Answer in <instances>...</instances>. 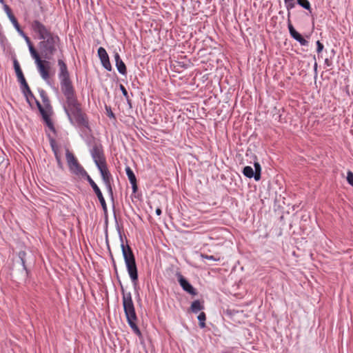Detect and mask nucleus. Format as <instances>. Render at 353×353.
<instances>
[{"label":"nucleus","instance_id":"f257e3e1","mask_svg":"<svg viewBox=\"0 0 353 353\" xmlns=\"http://www.w3.org/2000/svg\"><path fill=\"white\" fill-rule=\"evenodd\" d=\"M60 88L65 97L63 109L70 123L90 130L88 118L82 110L81 103L78 100L72 82L61 84Z\"/></svg>","mask_w":353,"mask_h":353},{"label":"nucleus","instance_id":"f03ea898","mask_svg":"<svg viewBox=\"0 0 353 353\" xmlns=\"http://www.w3.org/2000/svg\"><path fill=\"white\" fill-rule=\"evenodd\" d=\"M117 230L119 233L121 241V248L124 261L126 265L128 273L130 278L134 286L137 285L138 281V270L136 264L135 257L132 248L128 245H125L123 241V237L121 234L119 226L117 225Z\"/></svg>","mask_w":353,"mask_h":353},{"label":"nucleus","instance_id":"7ed1b4c3","mask_svg":"<svg viewBox=\"0 0 353 353\" xmlns=\"http://www.w3.org/2000/svg\"><path fill=\"white\" fill-rule=\"evenodd\" d=\"M65 159L71 174L85 179L87 181L90 180V176L68 149L65 150Z\"/></svg>","mask_w":353,"mask_h":353},{"label":"nucleus","instance_id":"20e7f679","mask_svg":"<svg viewBox=\"0 0 353 353\" xmlns=\"http://www.w3.org/2000/svg\"><path fill=\"white\" fill-rule=\"evenodd\" d=\"M60 39L57 35L53 34L39 42V46L44 58L50 59L57 50Z\"/></svg>","mask_w":353,"mask_h":353},{"label":"nucleus","instance_id":"39448f33","mask_svg":"<svg viewBox=\"0 0 353 353\" xmlns=\"http://www.w3.org/2000/svg\"><path fill=\"white\" fill-rule=\"evenodd\" d=\"M122 301L124 312L126 318H134L136 314L134 303L132 299V294L129 292H125L123 286H121Z\"/></svg>","mask_w":353,"mask_h":353},{"label":"nucleus","instance_id":"423d86ee","mask_svg":"<svg viewBox=\"0 0 353 353\" xmlns=\"http://www.w3.org/2000/svg\"><path fill=\"white\" fill-rule=\"evenodd\" d=\"M32 30L39 34V38L43 40L53 35L42 23L38 20H34L32 24Z\"/></svg>","mask_w":353,"mask_h":353},{"label":"nucleus","instance_id":"0eeeda50","mask_svg":"<svg viewBox=\"0 0 353 353\" xmlns=\"http://www.w3.org/2000/svg\"><path fill=\"white\" fill-rule=\"evenodd\" d=\"M59 72L58 78L60 81V85L72 82L70 77V73L68 70L67 65L62 59L58 60Z\"/></svg>","mask_w":353,"mask_h":353},{"label":"nucleus","instance_id":"6e6552de","mask_svg":"<svg viewBox=\"0 0 353 353\" xmlns=\"http://www.w3.org/2000/svg\"><path fill=\"white\" fill-rule=\"evenodd\" d=\"M88 182L89 183V184L92 187L93 191L96 194L97 197L98 198V199L101 203L103 211L104 212L105 214H107L108 208H107L106 202H105V200L103 196V194H102L100 188H99V186L97 185V183L93 181V179L92 178H90V180H88Z\"/></svg>","mask_w":353,"mask_h":353},{"label":"nucleus","instance_id":"1a4fd4ad","mask_svg":"<svg viewBox=\"0 0 353 353\" xmlns=\"http://www.w3.org/2000/svg\"><path fill=\"white\" fill-rule=\"evenodd\" d=\"M176 275L179 285L184 291L193 296L197 294L195 288L181 273L178 272Z\"/></svg>","mask_w":353,"mask_h":353},{"label":"nucleus","instance_id":"9d476101","mask_svg":"<svg viewBox=\"0 0 353 353\" xmlns=\"http://www.w3.org/2000/svg\"><path fill=\"white\" fill-rule=\"evenodd\" d=\"M90 153L94 161L105 158L103 146L100 143H94L90 150Z\"/></svg>","mask_w":353,"mask_h":353},{"label":"nucleus","instance_id":"9b49d317","mask_svg":"<svg viewBox=\"0 0 353 353\" xmlns=\"http://www.w3.org/2000/svg\"><path fill=\"white\" fill-rule=\"evenodd\" d=\"M38 71L42 77V79L45 81L48 80L50 78L49 69H50V63L46 61H35Z\"/></svg>","mask_w":353,"mask_h":353},{"label":"nucleus","instance_id":"f8f14e48","mask_svg":"<svg viewBox=\"0 0 353 353\" xmlns=\"http://www.w3.org/2000/svg\"><path fill=\"white\" fill-rule=\"evenodd\" d=\"M288 28L289 30V32L290 36L296 41H298L301 46H305L308 45V41L305 39L302 35L299 33L292 24L291 23L290 19H288Z\"/></svg>","mask_w":353,"mask_h":353},{"label":"nucleus","instance_id":"ddd939ff","mask_svg":"<svg viewBox=\"0 0 353 353\" xmlns=\"http://www.w3.org/2000/svg\"><path fill=\"white\" fill-rule=\"evenodd\" d=\"M125 172H126L128 178L130 181V183L132 185V188L133 192H136L137 191L138 187H137V179H136L135 174H134L133 171L129 166H127L125 168Z\"/></svg>","mask_w":353,"mask_h":353},{"label":"nucleus","instance_id":"4468645a","mask_svg":"<svg viewBox=\"0 0 353 353\" xmlns=\"http://www.w3.org/2000/svg\"><path fill=\"white\" fill-rule=\"evenodd\" d=\"M38 92L39 93V95L41 98L42 102H43V105L46 108V109H47V110H50L52 112V107L50 104V101L48 98V96L46 92L41 88H39L38 90Z\"/></svg>","mask_w":353,"mask_h":353},{"label":"nucleus","instance_id":"2eb2a0df","mask_svg":"<svg viewBox=\"0 0 353 353\" xmlns=\"http://www.w3.org/2000/svg\"><path fill=\"white\" fill-rule=\"evenodd\" d=\"M3 10H4L5 12L6 13L8 17L9 18L10 22L12 23L13 26L14 27V28L17 29V28H19L20 26H19L17 19L12 14L10 8L8 5L3 4Z\"/></svg>","mask_w":353,"mask_h":353},{"label":"nucleus","instance_id":"dca6fc26","mask_svg":"<svg viewBox=\"0 0 353 353\" xmlns=\"http://www.w3.org/2000/svg\"><path fill=\"white\" fill-rule=\"evenodd\" d=\"M18 255L21 260V265L23 267V271L21 272L22 278H23V279L26 280L28 276V271L26 265V259H25L26 253L24 251H20L19 252Z\"/></svg>","mask_w":353,"mask_h":353},{"label":"nucleus","instance_id":"f3484780","mask_svg":"<svg viewBox=\"0 0 353 353\" xmlns=\"http://www.w3.org/2000/svg\"><path fill=\"white\" fill-rule=\"evenodd\" d=\"M13 65H14V70L16 72V75L18 79V81L20 82L21 81L25 80L26 79L24 77L22 70L21 69L20 65L16 59H14L13 61Z\"/></svg>","mask_w":353,"mask_h":353},{"label":"nucleus","instance_id":"a211bd4d","mask_svg":"<svg viewBox=\"0 0 353 353\" xmlns=\"http://www.w3.org/2000/svg\"><path fill=\"white\" fill-rule=\"evenodd\" d=\"M126 319H127V321H128V325L132 328V330L134 331V332L135 334H137L138 336L141 335V331H140L139 328L138 327V326L136 324V321L137 320V316H135V317L133 318V319L130 318V317L129 318H126Z\"/></svg>","mask_w":353,"mask_h":353},{"label":"nucleus","instance_id":"6ab92c4d","mask_svg":"<svg viewBox=\"0 0 353 353\" xmlns=\"http://www.w3.org/2000/svg\"><path fill=\"white\" fill-rule=\"evenodd\" d=\"M52 112H47L41 115L44 122L47 125V126L53 132H55V128L54 124L50 117V114Z\"/></svg>","mask_w":353,"mask_h":353},{"label":"nucleus","instance_id":"aec40b11","mask_svg":"<svg viewBox=\"0 0 353 353\" xmlns=\"http://www.w3.org/2000/svg\"><path fill=\"white\" fill-rule=\"evenodd\" d=\"M243 175L248 178H254L255 179L256 173L254 172V170L251 166H245L242 171Z\"/></svg>","mask_w":353,"mask_h":353},{"label":"nucleus","instance_id":"412c9836","mask_svg":"<svg viewBox=\"0 0 353 353\" xmlns=\"http://www.w3.org/2000/svg\"><path fill=\"white\" fill-rule=\"evenodd\" d=\"M203 309V306L199 300L194 301L191 304V310L193 313H198Z\"/></svg>","mask_w":353,"mask_h":353},{"label":"nucleus","instance_id":"4be33fe9","mask_svg":"<svg viewBox=\"0 0 353 353\" xmlns=\"http://www.w3.org/2000/svg\"><path fill=\"white\" fill-rule=\"evenodd\" d=\"M98 56L99 57V59L101 61V63L103 61H106L109 59V56L105 50V49L103 47H100L98 49L97 51Z\"/></svg>","mask_w":353,"mask_h":353},{"label":"nucleus","instance_id":"5701e85b","mask_svg":"<svg viewBox=\"0 0 353 353\" xmlns=\"http://www.w3.org/2000/svg\"><path fill=\"white\" fill-rule=\"evenodd\" d=\"M115 65H116V67H117V69L118 72L120 74H121L123 75L126 74L127 69H126L125 64L124 63V62L123 61H119L118 63H116Z\"/></svg>","mask_w":353,"mask_h":353},{"label":"nucleus","instance_id":"b1692460","mask_svg":"<svg viewBox=\"0 0 353 353\" xmlns=\"http://www.w3.org/2000/svg\"><path fill=\"white\" fill-rule=\"evenodd\" d=\"M19 83L21 84V92H23V95H25L26 94H28V93H30V92H32L26 79L20 81Z\"/></svg>","mask_w":353,"mask_h":353},{"label":"nucleus","instance_id":"393cba45","mask_svg":"<svg viewBox=\"0 0 353 353\" xmlns=\"http://www.w3.org/2000/svg\"><path fill=\"white\" fill-rule=\"evenodd\" d=\"M19 83L21 84V92H23V95H25L26 94H28V93H30V92H32L26 79L20 81Z\"/></svg>","mask_w":353,"mask_h":353},{"label":"nucleus","instance_id":"a878e982","mask_svg":"<svg viewBox=\"0 0 353 353\" xmlns=\"http://www.w3.org/2000/svg\"><path fill=\"white\" fill-rule=\"evenodd\" d=\"M254 172L256 173L255 181H258L261 179V167L259 162H254Z\"/></svg>","mask_w":353,"mask_h":353},{"label":"nucleus","instance_id":"bb28decb","mask_svg":"<svg viewBox=\"0 0 353 353\" xmlns=\"http://www.w3.org/2000/svg\"><path fill=\"white\" fill-rule=\"evenodd\" d=\"M28 48L32 57L35 60V61H39L41 58L39 57V54L35 50L34 47L33 46V45L32 44L30 46H28Z\"/></svg>","mask_w":353,"mask_h":353},{"label":"nucleus","instance_id":"cd10ccee","mask_svg":"<svg viewBox=\"0 0 353 353\" xmlns=\"http://www.w3.org/2000/svg\"><path fill=\"white\" fill-rule=\"evenodd\" d=\"M94 162L97 168H98L99 171L107 167L105 158L103 159L94 161Z\"/></svg>","mask_w":353,"mask_h":353},{"label":"nucleus","instance_id":"c85d7f7f","mask_svg":"<svg viewBox=\"0 0 353 353\" xmlns=\"http://www.w3.org/2000/svg\"><path fill=\"white\" fill-rule=\"evenodd\" d=\"M297 3L305 10H310V3L308 0H297Z\"/></svg>","mask_w":353,"mask_h":353},{"label":"nucleus","instance_id":"c756f323","mask_svg":"<svg viewBox=\"0 0 353 353\" xmlns=\"http://www.w3.org/2000/svg\"><path fill=\"white\" fill-rule=\"evenodd\" d=\"M200 256L202 259H208L213 261H219L221 259L220 257H216L214 255H208L205 254H201Z\"/></svg>","mask_w":353,"mask_h":353},{"label":"nucleus","instance_id":"7c9ffc66","mask_svg":"<svg viewBox=\"0 0 353 353\" xmlns=\"http://www.w3.org/2000/svg\"><path fill=\"white\" fill-rule=\"evenodd\" d=\"M198 320L199 321V326L201 328H203L205 327V321L206 319L205 314L204 312H201L198 316Z\"/></svg>","mask_w":353,"mask_h":353},{"label":"nucleus","instance_id":"2f4dec72","mask_svg":"<svg viewBox=\"0 0 353 353\" xmlns=\"http://www.w3.org/2000/svg\"><path fill=\"white\" fill-rule=\"evenodd\" d=\"M285 8L288 10V20L290 18V10L293 9L295 7V3L294 1H289L287 3H285Z\"/></svg>","mask_w":353,"mask_h":353},{"label":"nucleus","instance_id":"473e14b6","mask_svg":"<svg viewBox=\"0 0 353 353\" xmlns=\"http://www.w3.org/2000/svg\"><path fill=\"white\" fill-rule=\"evenodd\" d=\"M34 103H36L37 105V107L40 112V114L42 115L43 114L47 112H51L50 110H47V109H46V108L44 107V105H41V104L40 103V102L37 100V99H35L34 101Z\"/></svg>","mask_w":353,"mask_h":353},{"label":"nucleus","instance_id":"72a5a7b5","mask_svg":"<svg viewBox=\"0 0 353 353\" xmlns=\"http://www.w3.org/2000/svg\"><path fill=\"white\" fill-rule=\"evenodd\" d=\"M24 97H26V101L30 106L32 105V102L37 99L32 92H30V93H28V94H26Z\"/></svg>","mask_w":353,"mask_h":353},{"label":"nucleus","instance_id":"f704fd0d","mask_svg":"<svg viewBox=\"0 0 353 353\" xmlns=\"http://www.w3.org/2000/svg\"><path fill=\"white\" fill-rule=\"evenodd\" d=\"M101 178L104 184L111 183L112 181V176L110 172L108 174L103 176Z\"/></svg>","mask_w":353,"mask_h":353},{"label":"nucleus","instance_id":"c9c22d12","mask_svg":"<svg viewBox=\"0 0 353 353\" xmlns=\"http://www.w3.org/2000/svg\"><path fill=\"white\" fill-rule=\"evenodd\" d=\"M103 67L106 69L108 71H111L112 68L111 63L110 62V59H107L106 61H103L101 62Z\"/></svg>","mask_w":353,"mask_h":353},{"label":"nucleus","instance_id":"e433bc0d","mask_svg":"<svg viewBox=\"0 0 353 353\" xmlns=\"http://www.w3.org/2000/svg\"><path fill=\"white\" fill-rule=\"evenodd\" d=\"M55 159H56V161H57V165H58V168L61 170H63V163L61 161V157L59 156V154L58 153H56L55 155Z\"/></svg>","mask_w":353,"mask_h":353},{"label":"nucleus","instance_id":"4c0bfd02","mask_svg":"<svg viewBox=\"0 0 353 353\" xmlns=\"http://www.w3.org/2000/svg\"><path fill=\"white\" fill-rule=\"evenodd\" d=\"M347 181L353 187V173L351 171L347 172Z\"/></svg>","mask_w":353,"mask_h":353},{"label":"nucleus","instance_id":"58836bf2","mask_svg":"<svg viewBox=\"0 0 353 353\" xmlns=\"http://www.w3.org/2000/svg\"><path fill=\"white\" fill-rule=\"evenodd\" d=\"M105 110L108 117H109L110 118L115 119L114 114L112 112V109L110 106L105 105Z\"/></svg>","mask_w":353,"mask_h":353},{"label":"nucleus","instance_id":"ea45409f","mask_svg":"<svg viewBox=\"0 0 353 353\" xmlns=\"http://www.w3.org/2000/svg\"><path fill=\"white\" fill-rule=\"evenodd\" d=\"M105 187H106V188L108 190V192L110 196L112 198H113V190H112L111 183H105Z\"/></svg>","mask_w":353,"mask_h":353},{"label":"nucleus","instance_id":"a19ab883","mask_svg":"<svg viewBox=\"0 0 353 353\" xmlns=\"http://www.w3.org/2000/svg\"><path fill=\"white\" fill-rule=\"evenodd\" d=\"M120 90L123 94V95L126 98L127 100H128V93L125 88L123 85H120Z\"/></svg>","mask_w":353,"mask_h":353},{"label":"nucleus","instance_id":"79ce46f5","mask_svg":"<svg viewBox=\"0 0 353 353\" xmlns=\"http://www.w3.org/2000/svg\"><path fill=\"white\" fill-rule=\"evenodd\" d=\"M316 46H317V48H316L317 52L320 53L321 52H322V50H323V47H324L323 43H321L319 41H317Z\"/></svg>","mask_w":353,"mask_h":353},{"label":"nucleus","instance_id":"37998d69","mask_svg":"<svg viewBox=\"0 0 353 353\" xmlns=\"http://www.w3.org/2000/svg\"><path fill=\"white\" fill-rule=\"evenodd\" d=\"M50 145H51V147H52L54 154H55L56 153H58L57 148L54 145V141L53 140H51Z\"/></svg>","mask_w":353,"mask_h":353},{"label":"nucleus","instance_id":"c03bdc74","mask_svg":"<svg viewBox=\"0 0 353 353\" xmlns=\"http://www.w3.org/2000/svg\"><path fill=\"white\" fill-rule=\"evenodd\" d=\"M16 30L17 31V32L23 38L25 39L26 37H27V35L25 34V32L22 30V29L21 28V27L18 28L16 29Z\"/></svg>","mask_w":353,"mask_h":353},{"label":"nucleus","instance_id":"a18cd8bd","mask_svg":"<svg viewBox=\"0 0 353 353\" xmlns=\"http://www.w3.org/2000/svg\"><path fill=\"white\" fill-rule=\"evenodd\" d=\"M114 58L115 63H118L119 61H122V59H121V57L118 52H114Z\"/></svg>","mask_w":353,"mask_h":353},{"label":"nucleus","instance_id":"49530a36","mask_svg":"<svg viewBox=\"0 0 353 353\" xmlns=\"http://www.w3.org/2000/svg\"><path fill=\"white\" fill-rule=\"evenodd\" d=\"M110 171L108 169V167L99 170L101 177L105 174H108Z\"/></svg>","mask_w":353,"mask_h":353},{"label":"nucleus","instance_id":"de8ad7c7","mask_svg":"<svg viewBox=\"0 0 353 353\" xmlns=\"http://www.w3.org/2000/svg\"><path fill=\"white\" fill-rule=\"evenodd\" d=\"M24 39H25V41H26V42L28 46H30V45L32 44L31 41H30V38L28 36L26 37V38Z\"/></svg>","mask_w":353,"mask_h":353},{"label":"nucleus","instance_id":"09e8293b","mask_svg":"<svg viewBox=\"0 0 353 353\" xmlns=\"http://www.w3.org/2000/svg\"><path fill=\"white\" fill-rule=\"evenodd\" d=\"M325 64L327 66H330L332 65V62L328 59H325Z\"/></svg>","mask_w":353,"mask_h":353},{"label":"nucleus","instance_id":"8fccbe9b","mask_svg":"<svg viewBox=\"0 0 353 353\" xmlns=\"http://www.w3.org/2000/svg\"><path fill=\"white\" fill-rule=\"evenodd\" d=\"M155 212H156L157 215L159 216L161 214L162 212H161V210L159 208H158L156 209Z\"/></svg>","mask_w":353,"mask_h":353},{"label":"nucleus","instance_id":"3c124183","mask_svg":"<svg viewBox=\"0 0 353 353\" xmlns=\"http://www.w3.org/2000/svg\"><path fill=\"white\" fill-rule=\"evenodd\" d=\"M314 71L316 72V70H317V63H314Z\"/></svg>","mask_w":353,"mask_h":353},{"label":"nucleus","instance_id":"603ef678","mask_svg":"<svg viewBox=\"0 0 353 353\" xmlns=\"http://www.w3.org/2000/svg\"><path fill=\"white\" fill-rule=\"evenodd\" d=\"M294 0H284V3H287L289 1H294Z\"/></svg>","mask_w":353,"mask_h":353},{"label":"nucleus","instance_id":"864d4df0","mask_svg":"<svg viewBox=\"0 0 353 353\" xmlns=\"http://www.w3.org/2000/svg\"><path fill=\"white\" fill-rule=\"evenodd\" d=\"M0 3L3 4L4 3V0H0Z\"/></svg>","mask_w":353,"mask_h":353},{"label":"nucleus","instance_id":"5fc2aeb1","mask_svg":"<svg viewBox=\"0 0 353 353\" xmlns=\"http://www.w3.org/2000/svg\"><path fill=\"white\" fill-rule=\"evenodd\" d=\"M32 1H34V2H39V0H31Z\"/></svg>","mask_w":353,"mask_h":353}]
</instances>
